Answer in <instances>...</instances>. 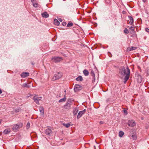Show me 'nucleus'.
Returning a JSON list of instances; mask_svg holds the SVG:
<instances>
[{
	"label": "nucleus",
	"mask_w": 149,
	"mask_h": 149,
	"mask_svg": "<svg viewBox=\"0 0 149 149\" xmlns=\"http://www.w3.org/2000/svg\"><path fill=\"white\" fill-rule=\"evenodd\" d=\"M62 76L61 72H57L55 74L52 78L53 81H55L60 78Z\"/></svg>",
	"instance_id": "3"
},
{
	"label": "nucleus",
	"mask_w": 149,
	"mask_h": 149,
	"mask_svg": "<svg viewBox=\"0 0 149 149\" xmlns=\"http://www.w3.org/2000/svg\"><path fill=\"white\" fill-rule=\"evenodd\" d=\"M83 73L85 76H87L89 75V72L88 70L86 69L84 70L83 71Z\"/></svg>",
	"instance_id": "15"
},
{
	"label": "nucleus",
	"mask_w": 149,
	"mask_h": 149,
	"mask_svg": "<svg viewBox=\"0 0 149 149\" xmlns=\"http://www.w3.org/2000/svg\"><path fill=\"white\" fill-rule=\"evenodd\" d=\"M42 98V97H38L37 95H35L33 97V100L36 104H39V102L40 101Z\"/></svg>",
	"instance_id": "4"
},
{
	"label": "nucleus",
	"mask_w": 149,
	"mask_h": 149,
	"mask_svg": "<svg viewBox=\"0 0 149 149\" xmlns=\"http://www.w3.org/2000/svg\"><path fill=\"white\" fill-rule=\"evenodd\" d=\"M124 112L125 113L126 115H127V111L126 110H125V109H124Z\"/></svg>",
	"instance_id": "33"
},
{
	"label": "nucleus",
	"mask_w": 149,
	"mask_h": 149,
	"mask_svg": "<svg viewBox=\"0 0 149 149\" xmlns=\"http://www.w3.org/2000/svg\"><path fill=\"white\" fill-rule=\"evenodd\" d=\"M46 134L47 135H50L52 133V131L49 129L46 130L45 131Z\"/></svg>",
	"instance_id": "14"
},
{
	"label": "nucleus",
	"mask_w": 149,
	"mask_h": 149,
	"mask_svg": "<svg viewBox=\"0 0 149 149\" xmlns=\"http://www.w3.org/2000/svg\"><path fill=\"white\" fill-rule=\"evenodd\" d=\"M21 110V108L20 107H18L16 109L14 110V111L16 113H17L20 111Z\"/></svg>",
	"instance_id": "20"
},
{
	"label": "nucleus",
	"mask_w": 149,
	"mask_h": 149,
	"mask_svg": "<svg viewBox=\"0 0 149 149\" xmlns=\"http://www.w3.org/2000/svg\"><path fill=\"white\" fill-rule=\"evenodd\" d=\"M78 112V110L77 108H74L73 111V114L74 116L76 115Z\"/></svg>",
	"instance_id": "11"
},
{
	"label": "nucleus",
	"mask_w": 149,
	"mask_h": 149,
	"mask_svg": "<svg viewBox=\"0 0 149 149\" xmlns=\"http://www.w3.org/2000/svg\"><path fill=\"white\" fill-rule=\"evenodd\" d=\"M39 110L40 111V112L43 113H44V109L42 107H39Z\"/></svg>",
	"instance_id": "25"
},
{
	"label": "nucleus",
	"mask_w": 149,
	"mask_h": 149,
	"mask_svg": "<svg viewBox=\"0 0 149 149\" xmlns=\"http://www.w3.org/2000/svg\"><path fill=\"white\" fill-rule=\"evenodd\" d=\"M66 90H65L64 91V92L65 93V94L66 93Z\"/></svg>",
	"instance_id": "41"
},
{
	"label": "nucleus",
	"mask_w": 149,
	"mask_h": 149,
	"mask_svg": "<svg viewBox=\"0 0 149 149\" xmlns=\"http://www.w3.org/2000/svg\"><path fill=\"white\" fill-rule=\"evenodd\" d=\"M86 111V109H84L82 111H80L78 113V115L77 116V119H79V118H80L82 116V115L85 113Z\"/></svg>",
	"instance_id": "6"
},
{
	"label": "nucleus",
	"mask_w": 149,
	"mask_h": 149,
	"mask_svg": "<svg viewBox=\"0 0 149 149\" xmlns=\"http://www.w3.org/2000/svg\"><path fill=\"white\" fill-rule=\"evenodd\" d=\"M42 17L45 18L48 17L49 16V14L46 12H45L41 14Z\"/></svg>",
	"instance_id": "12"
},
{
	"label": "nucleus",
	"mask_w": 149,
	"mask_h": 149,
	"mask_svg": "<svg viewBox=\"0 0 149 149\" xmlns=\"http://www.w3.org/2000/svg\"><path fill=\"white\" fill-rule=\"evenodd\" d=\"M66 93L64 95V98L62 99H60L59 101V102H65V101L66 100Z\"/></svg>",
	"instance_id": "10"
},
{
	"label": "nucleus",
	"mask_w": 149,
	"mask_h": 149,
	"mask_svg": "<svg viewBox=\"0 0 149 149\" xmlns=\"http://www.w3.org/2000/svg\"><path fill=\"white\" fill-rule=\"evenodd\" d=\"M132 137L134 139H136V137L135 134H133L132 136Z\"/></svg>",
	"instance_id": "31"
},
{
	"label": "nucleus",
	"mask_w": 149,
	"mask_h": 149,
	"mask_svg": "<svg viewBox=\"0 0 149 149\" xmlns=\"http://www.w3.org/2000/svg\"><path fill=\"white\" fill-rule=\"evenodd\" d=\"M31 1L33 3H34V0H31Z\"/></svg>",
	"instance_id": "37"
},
{
	"label": "nucleus",
	"mask_w": 149,
	"mask_h": 149,
	"mask_svg": "<svg viewBox=\"0 0 149 149\" xmlns=\"http://www.w3.org/2000/svg\"><path fill=\"white\" fill-rule=\"evenodd\" d=\"M82 80V78L81 76H79L76 78V80L77 81H81Z\"/></svg>",
	"instance_id": "22"
},
{
	"label": "nucleus",
	"mask_w": 149,
	"mask_h": 149,
	"mask_svg": "<svg viewBox=\"0 0 149 149\" xmlns=\"http://www.w3.org/2000/svg\"><path fill=\"white\" fill-rule=\"evenodd\" d=\"M124 33H129V32L128 31V29L127 28H125L124 31Z\"/></svg>",
	"instance_id": "26"
},
{
	"label": "nucleus",
	"mask_w": 149,
	"mask_h": 149,
	"mask_svg": "<svg viewBox=\"0 0 149 149\" xmlns=\"http://www.w3.org/2000/svg\"><path fill=\"white\" fill-rule=\"evenodd\" d=\"M30 126V124L29 123H28L26 125V128L27 129H28L29 128Z\"/></svg>",
	"instance_id": "29"
},
{
	"label": "nucleus",
	"mask_w": 149,
	"mask_h": 149,
	"mask_svg": "<svg viewBox=\"0 0 149 149\" xmlns=\"http://www.w3.org/2000/svg\"><path fill=\"white\" fill-rule=\"evenodd\" d=\"M22 87L23 88H29L30 87L29 84L26 83L23 84L22 85Z\"/></svg>",
	"instance_id": "19"
},
{
	"label": "nucleus",
	"mask_w": 149,
	"mask_h": 149,
	"mask_svg": "<svg viewBox=\"0 0 149 149\" xmlns=\"http://www.w3.org/2000/svg\"><path fill=\"white\" fill-rule=\"evenodd\" d=\"M58 20L60 22H61L62 21V19L61 18H59L58 19Z\"/></svg>",
	"instance_id": "36"
},
{
	"label": "nucleus",
	"mask_w": 149,
	"mask_h": 149,
	"mask_svg": "<svg viewBox=\"0 0 149 149\" xmlns=\"http://www.w3.org/2000/svg\"><path fill=\"white\" fill-rule=\"evenodd\" d=\"M81 89V86L78 84H76L75 85L74 90L75 92H77Z\"/></svg>",
	"instance_id": "7"
},
{
	"label": "nucleus",
	"mask_w": 149,
	"mask_h": 149,
	"mask_svg": "<svg viewBox=\"0 0 149 149\" xmlns=\"http://www.w3.org/2000/svg\"><path fill=\"white\" fill-rule=\"evenodd\" d=\"M130 73V70L129 68L127 67L125 68L123 67L120 68L119 71V74L121 77L123 78L125 76L124 79V83H126L127 81L129 79Z\"/></svg>",
	"instance_id": "1"
},
{
	"label": "nucleus",
	"mask_w": 149,
	"mask_h": 149,
	"mask_svg": "<svg viewBox=\"0 0 149 149\" xmlns=\"http://www.w3.org/2000/svg\"><path fill=\"white\" fill-rule=\"evenodd\" d=\"M110 53V52H108V53Z\"/></svg>",
	"instance_id": "45"
},
{
	"label": "nucleus",
	"mask_w": 149,
	"mask_h": 149,
	"mask_svg": "<svg viewBox=\"0 0 149 149\" xmlns=\"http://www.w3.org/2000/svg\"><path fill=\"white\" fill-rule=\"evenodd\" d=\"M2 93V91L0 89V94L1 93Z\"/></svg>",
	"instance_id": "39"
},
{
	"label": "nucleus",
	"mask_w": 149,
	"mask_h": 149,
	"mask_svg": "<svg viewBox=\"0 0 149 149\" xmlns=\"http://www.w3.org/2000/svg\"><path fill=\"white\" fill-rule=\"evenodd\" d=\"M52 60L55 63H58L61 61L62 58L60 57H54L52 58Z\"/></svg>",
	"instance_id": "5"
},
{
	"label": "nucleus",
	"mask_w": 149,
	"mask_h": 149,
	"mask_svg": "<svg viewBox=\"0 0 149 149\" xmlns=\"http://www.w3.org/2000/svg\"><path fill=\"white\" fill-rule=\"evenodd\" d=\"M124 134V133L122 131H120L119 132V136L120 137H122Z\"/></svg>",
	"instance_id": "21"
},
{
	"label": "nucleus",
	"mask_w": 149,
	"mask_h": 149,
	"mask_svg": "<svg viewBox=\"0 0 149 149\" xmlns=\"http://www.w3.org/2000/svg\"><path fill=\"white\" fill-rule=\"evenodd\" d=\"M66 22H63V23H62V25H63V26H65L66 25Z\"/></svg>",
	"instance_id": "35"
},
{
	"label": "nucleus",
	"mask_w": 149,
	"mask_h": 149,
	"mask_svg": "<svg viewBox=\"0 0 149 149\" xmlns=\"http://www.w3.org/2000/svg\"><path fill=\"white\" fill-rule=\"evenodd\" d=\"M71 9H72L71 8H69L68 9V11H71Z\"/></svg>",
	"instance_id": "38"
},
{
	"label": "nucleus",
	"mask_w": 149,
	"mask_h": 149,
	"mask_svg": "<svg viewBox=\"0 0 149 149\" xmlns=\"http://www.w3.org/2000/svg\"><path fill=\"white\" fill-rule=\"evenodd\" d=\"M73 25V23L71 22H69V23L68 24H67V26L69 27V26H72Z\"/></svg>",
	"instance_id": "27"
},
{
	"label": "nucleus",
	"mask_w": 149,
	"mask_h": 149,
	"mask_svg": "<svg viewBox=\"0 0 149 149\" xmlns=\"http://www.w3.org/2000/svg\"><path fill=\"white\" fill-rule=\"evenodd\" d=\"M128 17L129 18L130 21L131 25H132V24L134 22V20H133V18H132V17H131L130 16H129Z\"/></svg>",
	"instance_id": "17"
},
{
	"label": "nucleus",
	"mask_w": 149,
	"mask_h": 149,
	"mask_svg": "<svg viewBox=\"0 0 149 149\" xmlns=\"http://www.w3.org/2000/svg\"><path fill=\"white\" fill-rule=\"evenodd\" d=\"M2 121V120L0 119V124H1V122Z\"/></svg>",
	"instance_id": "40"
},
{
	"label": "nucleus",
	"mask_w": 149,
	"mask_h": 149,
	"mask_svg": "<svg viewBox=\"0 0 149 149\" xmlns=\"http://www.w3.org/2000/svg\"><path fill=\"white\" fill-rule=\"evenodd\" d=\"M10 132V129L9 128H8L5 129L3 132V133L5 134H7L9 133Z\"/></svg>",
	"instance_id": "16"
},
{
	"label": "nucleus",
	"mask_w": 149,
	"mask_h": 149,
	"mask_svg": "<svg viewBox=\"0 0 149 149\" xmlns=\"http://www.w3.org/2000/svg\"><path fill=\"white\" fill-rule=\"evenodd\" d=\"M54 24L55 25L58 26L60 24V22L56 19H55L54 20Z\"/></svg>",
	"instance_id": "18"
},
{
	"label": "nucleus",
	"mask_w": 149,
	"mask_h": 149,
	"mask_svg": "<svg viewBox=\"0 0 149 149\" xmlns=\"http://www.w3.org/2000/svg\"><path fill=\"white\" fill-rule=\"evenodd\" d=\"M23 125V124L22 123H19L16 124L15 125L13 126L12 128V130L14 132H16L18 129L21 128Z\"/></svg>",
	"instance_id": "2"
},
{
	"label": "nucleus",
	"mask_w": 149,
	"mask_h": 149,
	"mask_svg": "<svg viewBox=\"0 0 149 149\" xmlns=\"http://www.w3.org/2000/svg\"><path fill=\"white\" fill-rule=\"evenodd\" d=\"M145 30L146 32L148 33L149 32V29H148V28H146Z\"/></svg>",
	"instance_id": "34"
},
{
	"label": "nucleus",
	"mask_w": 149,
	"mask_h": 149,
	"mask_svg": "<svg viewBox=\"0 0 149 149\" xmlns=\"http://www.w3.org/2000/svg\"><path fill=\"white\" fill-rule=\"evenodd\" d=\"M63 125L65 127L67 128H68L70 126V124L69 123L67 124L63 123Z\"/></svg>",
	"instance_id": "24"
},
{
	"label": "nucleus",
	"mask_w": 149,
	"mask_h": 149,
	"mask_svg": "<svg viewBox=\"0 0 149 149\" xmlns=\"http://www.w3.org/2000/svg\"><path fill=\"white\" fill-rule=\"evenodd\" d=\"M136 49V48L134 47H129L127 49V51L130 52L132 50H134Z\"/></svg>",
	"instance_id": "13"
},
{
	"label": "nucleus",
	"mask_w": 149,
	"mask_h": 149,
	"mask_svg": "<svg viewBox=\"0 0 149 149\" xmlns=\"http://www.w3.org/2000/svg\"><path fill=\"white\" fill-rule=\"evenodd\" d=\"M129 29L131 30L132 31H134V27L133 26H131L129 28Z\"/></svg>",
	"instance_id": "28"
},
{
	"label": "nucleus",
	"mask_w": 149,
	"mask_h": 149,
	"mask_svg": "<svg viewBox=\"0 0 149 149\" xmlns=\"http://www.w3.org/2000/svg\"><path fill=\"white\" fill-rule=\"evenodd\" d=\"M143 0V1L144 2H145V1H146V0Z\"/></svg>",
	"instance_id": "42"
},
{
	"label": "nucleus",
	"mask_w": 149,
	"mask_h": 149,
	"mask_svg": "<svg viewBox=\"0 0 149 149\" xmlns=\"http://www.w3.org/2000/svg\"><path fill=\"white\" fill-rule=\"evenodd\" d=\"M105 1L107 3L109 4L110 3V0H105Z\"/></svg>",
	"instance_id": "32"
},
{
	"label": "nucleus",
	"mask_w": 149,
	"mask_h": 149,
	"mask_svg": "<svg viewBox=\"0 0 149 149\" xmlns=\"http://www.w3.org/2000/svg\"><path fill=\"white\" fill-rule=\"evenodd\" d=\"M100 123H102V122H100Z\"/></svg>",
	"instance_id": "44"
},
{
	"label": "nucleus",
	"mask_w": 149,
	"mask_h": 149,
	"mask_svg": "<svg viewBox=\"0 0 149 149\" xmlns=\"http://www.w3.org/2000/svg\"><path fill=\"white\" fill-rule=\"evenodd\" d=\"M91 74L93 77H95V74L93 70L91 71Z\"/></svg>",
	"instance_id": "30"
},
{
	"label": "nucleus",
	"mask_w": 149,
	"mask_h": 149,
	"mask_svg": "<svg viewBox=\"0 0 149 149\" xmlns=\"http://www.w3.org/2000/svg\"><path fill=\"white\" fill-rule=\"evenodd\" d=\"M128 125L130 126L133 127L135 126L136 123L134 120H131L129 121Z\"/></svg>",
	"instance_id": "8"
},
{
	"label": "nucleus",
	"mask_w": 149,
	"mask_h": 149,
	"mask_svg": "<svg viewBox=\"0 0 149 149\" xmlns=\"http://www.w3.org/2000/svg\"><path fill=\"white\" fill-rule=\"evenodd\" d=\"M130 23V22H129H129L127 21V23H128V24H129Z\"/></svg>",
	"instance_id": "43"
},
{
	"label": "nucleus",
	"mask_w": 149,
	"mask_h": 149,
	"mask_svg": "<svg viewBox=\"0 0 149 149\" xmlns=\"http://www.w3.org/2000/svg\"><path fill=\"white\" fill-rule=\"evenodd\" d=\"M29 75V73L27 72H23L21 74V76L22 78H24Z\"/></svg>",
	"instance_id": "9"
},
{
	"label": "nucleus",
	"mask_w": 149,
	"mask_h": 149,
	"mask_svg": "<svg viewBox=\"0 0 149 149\" xmlns=\"http://www.w3.org/2000/svg\"><path fill=\"white\" fill-rule=\"evenodd\" d=\"M33 6H34L35 7L37 8L38 7V3H37L36 2H34V3H33Z\"/></svg>",
	"instance_id": "23"
}]
</instances>
